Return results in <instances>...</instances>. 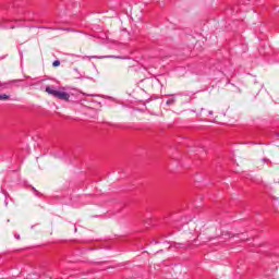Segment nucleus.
<instances>
[{"mask_svg": "<svg viewBox=\"0 0 279 279\" xmlns=\"http://www.w3.org/2000/svg\"><path fill=\"white\" fill-rule=\"evenodd\" d=\"M46 93H48V95H52V97H56L57 99H61L62 101H69V99L71 98V95H69V93L58 92L51 86L46 87Z\"/></svg>", "mask_w": 279, "mask_h": 279, "instance_id": "f257e3e1", "label": "nucleus"}, {"mask_svg": "<svg viewBox=\"0 0 279 279\" xmlns=\"http://www.w3.org/2000/svg\"><path fill=\"white\" fill-rule=\"evenodd\" d=\"M21 82H23L22 80H12V81H8L4 83L0 82V88L3 89H8V88H19V86H21Z\"/></svg>", "mask_w": 279, "mask_h": 279, "instance_id": "f03ea898", "label": "nucleus"}, {"mask_svg": "<svg viewBox=\"0 0 279 279\" xmlns=\"http://www.w3.org/2000/svg\"><path fill=\"white\" fill-rule=\"evenodd\" d=\"M174 246L177 248H179V250H186V247H191V242H187L186 244H184V243H177Z\"/></svg>", "mask_w": 279, "mask_h": 279, "instance_id": "7ed1b4c3", "label": "nucleus"}, {"mask_svg": "<svg viewBox=\"0 0 279 279\" xmlns=\"http://www.w3.org/2000/svg\"><path fill=\"white\" fill-rule=\"evenodd\" d=\"M8 99H10V95H8V94H0V101H7Z\"/></svg>", "mask_w": 279, "mask_h": 279, "instance_id": "20e7f679", "label": "nucleus"}, {"mask_svg": "<svg viewBox=\"0 0 279 279\" xmlns=\"http://www.w3.org/2000/svg\"><path fill=\"white\" fill-rule=\"evenodd\" d=\"M167 106H173V104H175V98H170L167 100Z\"/></svg>", "mask_w": 279, "mask_h": 279, "instance_id": "39448f33", "label": "nucleus"}, {"mask_svg": "<svg viewBox=\"0 0 279 279\" xmlns=\"http://www.w3.org/2000/svg\"><path fill=\"white\" fill-rule=\"evenodd\" d=\"M52 66H60V60L53 61Z\"/></svg>", "mask_w": 279, "mask_h": 279, "instance_id": "423d86ee", "label": "nucleus"}, {"mask_svg": "<svg viewBox=\"0 0 279 279\" xmlns=\"http://www.w3.org/2000/svg\"><path fill=\"white\" fill-rule=\"evenodd\" d=\"M263 162H269V159L264 158V159H263Z\"/></svg>", "mask_w": 279, "mask_h": 279, "instance_id": "0eeeda50", "label": "nucleus"}, {"mask_svg": "<svg viewBox=\"0 0 279 279\" xmlns=\"http://www.w3.org/2000/svg\"><path fill=\"white\" fill-rule=\"evenodd\" d=\"M15 26H10V29H14Z\"/></svg>", "mask_w": 279, "mask_h": 279, "instance_id": "6e6552de", "label": "nucleus"}, {"mask_svg": "<svg viewBox=\"0 0 279 279\" xmlns=\"http://www.w3.org/2000/svg\"><path fill=\"white\" fill-rule=\"evenodd\" d=\"M16 239H21V235H17Z\"/></svg>", "mask_w": 279, "mask_h": 279, "instance_id": "1a4fd4ad", "label": "nucleus"}, {"mask_svg": "<svg viewBox=\"0 0 279 279\" xmlns=\"http://www.w3.org/2000/svg\"><path fill=\"white\" fill-rule=\"evenodd\" d=\"M209 114H213V111H209Z\"/></svg>", "mask_w": 279, "mask_h": 279, "instance_id": "9d476101", "label": "nucleus"}]
</instances>
